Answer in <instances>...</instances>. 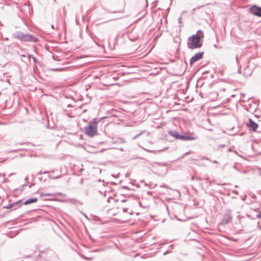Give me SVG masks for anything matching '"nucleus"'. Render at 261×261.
<instances>
[{"mask_svg": "<svg viewBox=\"0 0 261 261\" xmlns=\"http://www.w3.org/2000/svg\"><path fill=\"white\" fill-rule=\"evenodd\" d=\"M203 37V32L201 31H198L197 33V35H193L190 38L191 43L189 44V47L191 49L200 47L202 45L200 39Z\"/></svg>", "mask_w": 261, "mask_h": 261, "instance_id": "nucleus-1", "label": "nucleus"}, {"mask_svg": "<svg viewBox=\"0 0 261 261\" xmlns=\"http://www.w3.org/2000/svg\"><path fill=\"white\" fill-rule=\"evenodd\" d=\"M85 134L90 137L97 135V124L95 121L90 122L88 126L85 128Z\"/></svg>", "mask_w": 261, "mask_h": 261, "instance_id": "nucleus-2", "label": "nucleus"}, {"mask_svg": "<svg viewBox=\"0 0 261 261\" xmlns=\"http://www.w3.org/2000/svg\"><path fill=\"white\" fill-rule=\"evenodd\" d=\"M250 11L252 14L261 17V8L253 6L250 8Z\"/></svg>", "mask_w": 261, "mask_h": 261, "instance_id": "nucleus-3", "label": "nucleus"}, {"mask_svg": "<svg viewBox=\"0 0 261 261\" xmlns=\"http://www.w3.org/2000/svg\"><path fill=\"white\" fill-rule=\"evenodd\" d=\"M203 55V53H198L195 55L192 58L190 59V65H192L195 62L200 60L202 58Z\"/></svg>", "mask_w": 261, "mask_h": 261, "instance_id": "nucleus-4", "label": "nucleus"}, {"mask_svg": "<svg viewBox=\"0 0 261 261\" xmlns=\"http://www.w3.org/2000/svg\"><path fill=\"white\" fill-rule=\"evenodd\" d=\"M247 126L253 131H255L256 128L258 127V124L251 119L249 120L248 123H247Z\"/></svg>", "mask_w": 261, "mask_h": 261, "instance_id": "nucleus-5", "label": "nucleus"}, {"mask_svg": "<svg viewBox=\"0 0 261 261\" xmlns=\"http://www.w3.org/2000/svg\"><path fill=\"white\" fill-rule=\"evenodd\" d=\"M196 137L194 136H181L180 135V137L179 139L182 140H194L196 139Z\"/></svg>", "mask_w": 261, "mask_h": 261, "instance_id": "nucleus-6", "label": "nucleus"}, {"mask_svg": "<svg viewBox=\"0 0 261 261\" xmlns=\"http://www.w3.org/2000/svg\"><path fill=\"white\" fill-rule=\"evenodd\" d=\"M168 133L170 135L175 138L176 139H179L180 135H179L176 132L171 130L169 131Z\"/></svg>", "mask_w": 261, "mask_h": 261, "instance_id": "nucleus-7", "label": "nucleus"}, {"mask_svg": "<svg viewBox=\"0 0 261 261\" xmlns=\"http://www.w3.org/2000/svg\"><path fill=\"white\" fill-rule=\"evenodd\" d=\"M37 201V198H31V199H28L27 200H26L24 202V204L25 205H27V204H30V203H32L35 202Z\"/></svg>", "mask_w": 261, "mask_h": 261, "instance_id": "nucleus-8", "label": "nucleus"}, {"mask_svg": "<svg viewBox=\"0 0 261 261\" xmlns=\"http://www.w3.org/2000/svg\"><path fill=\"white\" fill-rule=\"evenodd\" d=\"M256 217L258 218H261V213H259L257 215Z\"/></svg>", "mask_w": 261, "mask_h": 261, "instance_id": "nucleus-9", "label": "nucleus"}]
</instances>
